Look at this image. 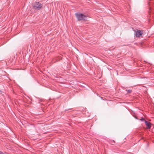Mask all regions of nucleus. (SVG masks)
<instances>
[{
  "label": "nucleus",
  "instance_id": "f257e3e1",
  "mask_svg": "<svg viewBox=\"0 0 154 154\" xmlns=\"http://www.w3.org/2000/svg\"><path fill=\"white\" fill-rule=\"evenodd\" d=\"M75 15L79 21L87 20L86 16L82 14L79 13H75Z\"/></svg>",
  "mask_w": 154,
  "mask_h": 154
},
{
  "label": "nucleus",
  "instance_id": "f03ea898",
  "mask_svg": "<svg viewBox=\"0 0 154 154\" xmlns=\"http://www.w3.org/2000/svg\"><path fill=\"white\" fill-rule=\"evenodd\" d=\"M149 2L147 3V5L149 6V10L148 11V13L149 15L151 14L152 13H153L152 12V6L154 7V3H152L151 2V1H153V0H148Z\"/></svg>",
  "mask_w": 154,
  "mask_h": 154
},
{
  "label": "nucleus",
  "instance_id": "7ed1b4c3",
  "mask_svg": "<svg viewBox=\"0 0 154 154\" xmlns=\"http://www.w3.org/2000/svg\"><path fill=\"white\" fill-rule=\"evenodd\" d=\"M42 4L39 2H36L32 5L33 8L35 10H39L42 7Z\"/></svg>",
  "mask_w": 154,
  "mask_h": 154
},
{
  "label": "nucleus",
  "instance_id": "20e7f679",
  "mask_svg": "<svg viewBox=\"0 0 154 154\" xmlns=\"http://www.w3.org/2000/svg\"><path fill=\"white\" fill-rule=\"evenodd\" d=\"M142 34V31L140 30H137L136 32V36L139 37Z\"/></svg>",
  "mask_w": 154,
  "mask_h": 154
},
{
  "label": "nucleus",
  "instance_id": "39448f33",
  "mask_svg": "<svg viewBox=\"0 0 154 154\" xmlns=\"http://www.w3.org/2000/svg\"><path fill=\"white\" fill-rule=\"evenodd\" d=\"M145 124L147 126L148 128H150L151 127V123L149 122L145 121Z\"/></svg>",
  "mask_w": 154,
  "mask_h": 154
},
{
  "label": "nucleus",
  "instance_id": "423d86ee",
  "mask_svg": "<svg viewBox=\"0 0 154 154\" xmlns=\"http://www.w3.org/2000/svg\"><path fill=\"white\" fill-rule=\"evenodd\" d=\"M140 120L141 121H145H145H146L145 119H144L143 118H141V119H140Z\"/></svg>",
  "mask_w": 154,
  "mask_h": 154
},
{
  "label": "nucleus",
  "instance_id": "0eeeda50",
  "mask_svg": "<svg viewBox=\"0 0 154 154\" xmlns=\"http://www.w3.org/2000/svg\"><path fill=\"white\" fill-rule=\"evenodd\" d=\"M128 92L129 93H130L132 92V90H128Z\"/></svg>",
  "mask_w": 154,
  "mask_h": 154
}]
</instances>
